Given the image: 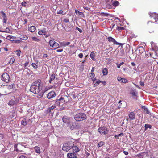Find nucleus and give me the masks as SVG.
<instances>
[{
    "label": "nucleus",
    "instance_id": "obj_31",
    "mask_svg": "<svg viewBox=\"0 0 158 158\" xmlns=\"http://www.w3.org/2000/svg\"><path fill=\"white\" fill-rule=\"evenodd\" d=\"M112 4L114 6L116 7L118 6L119 4V2L118 1H115L113 2H112Z\"/></svg>",
    "mask_w": 158,
    "mask_h": 158
},
{
    "label": "nucleus",
    "instance_id": "obj_1",
    "mask_svg": "<svg viewBox=\"0 0 158 158\" xmlns=\"http://www.w3.org/2000/svg\"><path fill=\"white\" fill-rule=\"evenodd\" d=\"M43 84L40 79L34 82L30 87V91L35 94L40 93L42 89Z\"/></svg>",
    "mask_w": 158,
    "mask_h": 158
},
{
    "label": "nucleus",
    "instance_id": "obj_60",
    "mask_svg": "<svg viewBox=\"0 0 158 158\" xmlns=\"http://www.w3.org/2000/svg\"><path fill=\"white\" fill-rule=\"evenodd\" d=\"M48 57L47 54H44L43 55V57L44 58H46Z\"/></svg>",
    "mask_w": 158,
    "mask_h": 158
},
{
    "label": "nucleus",
    "instance_id": "obj_6",
    "mask_svg": "<svg viewBox=\"0 0 158 158\" xmlns=\"http://www.w3.org/2000/svg\"><path fill=\"white\" fill-rule=\"evenodd\" d=\"M107 39L108 41L110 42H112L114 44L119 45L122 44L121 43L117 42L114 38L111 36H109Z\"/></svg>",
    "mask_w": 158,
    "mask_h": 158
},
{
    "label": "nucleus",
    "instance_id": "obj_13",
    "mask_svg": "<svg viewBox=\"0 0 158 158\" xmlns=\"http://www.w3.org/2000/svg\"><path fill=\"white\" fill-rule=\"evenodd\" d=\"M149 15L150 17H153L154 19H158V14L155 12H152V13H149Z\"/></svg>",
    "mask_w": 158,
    "mask_h": 158
},
{
    "label": "nucleus",
    "instance_id": "obj_2",
    "mask_svg": "<svg viewBox=\"0 0 158 158\" xmlns=\"http://www.w3.org/2000/svg\"><path fill=\"white\" fill-rule=\"evenodd\" d=\"M74 118L76 121H80L86 119L87 116L84 113H80L74 115Z\"/></svg>",
    "mask_w": 158,
    "mask_h": 158
},
{
    "label": "nucleus",
    "instance_id": "obj_15",
    "mask_svg": "<svg viewBox=\"0 0 158 158\" xmlns=\"http://www.w3.org/2000/svg\"><path fill=\"white\" fill-rule=\"evenodd\" d=\"M67 156L69 158H76L77 156L76 153L73 152L70 153H68L67 154Z\"/></svg>",
    "mask_w": 158,
    "mask_h": 158
},
{
    "label": "nucleus",
    "instance_id": "obj_9",
    "mask_svg": "<svg viewBox=\"0 0 158 158\" xmlns=\"http://www.w3.org/2000/svg\"><path fill=\"white\" fill-rule=\"evenodd\" d=\"M56 94L55 92L53 91L49 92L47 95V98L48 99H51L56 96Z\"/></svg>",
    "mask_w": 158,
    "mask_h": 158
},
{
    "label": "nucleus",
    "instance_id": "obj_30",
    "mask_svg": "<svg viewBox=\"0 0 158 158\" xmlns=\"http://www.w3.org/2000/svg\"><path fill=\"white\" fill-rule=\"evenodd\" d=\"M112 4L111 3H109L108 2H106V7L108 8H111L112 7Z\"/></svg>",
    "mask_w": 158,
    "mask_h": 158
},
{
    "label": "nucleus",
    "instance_id": "obj_8",
    "mask_svg": "<svg viewBox=\"0 0 158 158\" xmlns=\"http://www.w3.org/2000/svg\"><path fill=\"white\" fill-rule=\"evenodd\" d=\"M62 120L64 123H67L68 125L70 124L71 121V118H70L66 116H64Z\"/></svg>",
    "mask_w": 158,
    "mask_h": 158
},
{
    "label": "nucleus",
    "instance_id": "obj_32",
    "mask_svg": "<svg viewBox=\"0 0 158 158\" xmlns=\"http://www.w3.org/2000/svg\"><path fill=\"white\" fill-rule=\"evenodd\" d=\"M15 88V85L14 84H12L10 85H9L8 86V88L9 89H14V88Z\"/></svg>",
    "mask_w": 158,
    "mask_h": 158
},
{
    "label": "nucleus",
    "instance_id": "obj_22",
    "mask_svg": "<svg viewBox=\"0 0 158 158\" xmlns=\"http://www.w3.org/2000/svg\"><path fill=\"white\" fill-rule=\"evenodd\" d=\"M36 29V28L35 26H31L29 27L28 28V30L29 31L31 32H34Z\"/></svg>",
    "mask_w": 158,
    "mask_h": 158
},
{
    "label": "nucleus",
    "instance_id": "obj_56",
    "mask_svg": "<svg viewBox=\"0 0 158 158\" xmlns=\"http://www.w3.org/2000/svg\"><path fill=\"white\" fill-rule=\"evenodd\" d=\"M17 144H15L14 146V148H15V150H16L17 151H18V148H17Z\"/></svg>",
    "mask_w": 158,
    "mask_h": 158
},
{
    "label": "nucleus",
    "instance_id": "obj_27",
    "mask_svg": "<svg viewBox=\"0 0 158 158\" xmlns=\"http://www.w3.org/2000/svg\"><path fill=\"white\" fill-rule=\"evenodd\" d=\"M54 45L53 46H52L53 48H54V49H56L57 48H60L59 47V44L58 43L56 42L55 41L54 43L53 44Z\"/></svg>",
    "mask_w": 158,
    "mask_h": 158
},
{
    "label": "nucleus",
    "instance_id": "obj_34",
    "mask_svg": "<svg viewBox=\"0 0 158 158\" xmlns=\"http://www.w3.org/2000/svg\"><path fill=\"white\" fill-rule=\"evenodd\" d=\"M128 81H127L126 79L124 78H122L120 82L123 83H124L128 82Z\"/></svg>",
    "mask_w": 158,
    "mask_h": 158
},
{
    "label": "nucleus",
    "instance_id": "obj_37",
    "mask_svg": "<svg viewBox=\"0 0 158 158\" xmlns=\"http://www.w3.org/2000/svg\"><path fill=\"white\" fill-rule=\"evenodd\" d=\"M104 144V142L103 141H101L98 144V148H99L100 147L102 146Z\"/></svg>",
    "mask_w": 158,
    "mask_h": 158
},
{
    "label": "nucleus",
    "instance_id": "obj_43",
    "mask_svg": "<svg viewBox=\"0 0 158 158\" xmlns=\"http://www.w3.org/2000/svg\"><path fill=\"white\" fill-rule=\"evenodd\" d=\"M15 59L14 57L11 58L9 61L10 64H12L15 61Z\"/></svg>",
    "mask_w": 158,
    "mask_h": 158
},
{
    "label": "nucleus",
    "instance_id": "obj_57",
    "mask_svg": "<svg viewBox=\"0 0 158 158\" xmlns=\"http://www.w3.org/2000/svg\"><path fill=\"white\" fill-rule=\"evenodd\" d=\"M122 78L121 77H117V80L118 81H120H120H121V79H122Z\"/></svg>",
    "mask_w": 158,
    "mask_h": 158
},
{
    "label": "nucleus",
    "instance_id": "obj_39",
    "mask_svg": "<svg viewBox=\"0 0 158 158\" xmlns=\"http://www.w3.org/2000/svg\"><path fill=\"white\" fill-rule=\"evenodd\" d=\"M146 60L147 64L148 66L151 65V64L152 62H153V61L151 60Z\"/></svg>",
    "mask_w": 158,
    "mask_h": 158
},
{
    "label": "nucleus",
    "instance_id": "obj_17",
    "mask_svg": "<svg viewBox=\"0 0 158 158\" xmlns=\"http://www.w3.org/2000/svg\"><path fill=\"white\" fill-rule=\"evenodd\" d=\"M142 108V109H143V111L144 112H145L146 114H149L150 115H153V114L150 113L148 109L145 106H143Z\"/></svg>",
    "mask_w": 158,
    "mask_h": 158
},
{
    "label": "nucleus",
    "instance_id": "obj_42",
    "mask_svg": "<svg viewBox=\"0 0 158 158\" xmlns=\"http://www.w3.org/2000/svg\"><path fill=\"white\" fill-rule=\"evenodd\" d=\"M131 94H132L133 96H136L138 94V93L135 90H134L131 93Z\"/></svg>",
    "mask_w": 158,
    "mask_h": 158
},
{
    "label": "nucleus",
    "instance_id": "obj_20",
    "mask_svg": "<svg viewBox=\"0 0 158 158\" xmlns=\"http://www.w3.org/2000/svg\"><path fill=\"white\" fill-rule=\"evenodd\" d=\"M59 43L61 46L64 47H65L66 46L69 45L70 44V42H59Z\"/></svg>",
    "mask_w": 158,
    "mask_h": 158
},
{
    "label": "nucleus",
    "instance_id": "obj_23",
    "mask_svg": "<svg viewBox=\"0 0 158 158\" xmlns=\"http://www.w3.org/2000/svg\"><path fill=\"white\" fill-rule=\"evenodd\" d=\"M27 120L26 118H24L21 121V123L22 125L25 126L27 124Z\"/></svg>",
    "mask_w": 158,
    "mask_h": 158
},
{
    "label": "nucleus",
    "instance_id": "obj_28",
    "mask_svg": "<svg viewBox=\"0 0 158 158\" xmlns=\"http://www.w3.org/2000/svg\"><path fill=\"white\" fill-rule=\"evenodd\" d=\"M34 149L35 151V152L38 153V154H40V148L38 146H35L34 147Z\"/></svg>",
    "mask_w": 158,
    "mask_h": 158
},
{
    "label": "nucleus",
    "instance_id": "obj_5",
    "mask_svg": "<svg viewBox=\"0 0 158 158\" xmlns=\"http://www.w3.org/2000/svg\"><path fill=\"white\" fill-rule=\"evenodd\" d=\"M1 79L6 83H8L10 80V78L9 75L6 73H3L1 77Z\"/></svg>",
    "mask_w": 158,
    "mask_h": 158
},
{
    "label": "nucleus",
    "instance_id": "obj_19",
    "mask_svg": "<svg viewBox=\"0 0 158 158\" xmlns=\"http://www.w3.org/2000/svg\"><path fill=\"white\" fill-rule=\"evenodd\" d=\"M56 106L55 105H53L52 106L49 107L47 110V113H50L52 112V111L53 110Z\"/></svg>",
    "mask_w": 158,
    "mask_h": 158
},
{
    "label": "nucleus",
    "instance_id": "obj_36",
    "mask_svg": "<svg viewBox=\"0 0 158 158\" xmlns=\"http://www.w3.org/2000/svg\"><path fill=\"white\" fill-rule=\"evenodd\" d=\"M27 2H23L22 3V5L23 6H24L25 7H27L28 6V5L27 4Z\"/></svg>",
    "mask_w": 158,
    "mask_h": 158
},
{
    "label": "nucleus",
    "instance_id": "obj_21",
    "mask_svg": "<svg viewBox=\"0 0 158 158\" xmlns=\"http://www.w3.org/2000/svg\"><path fill=\"white\" fill-rule=\"evenodd\" d=\"M55 78V74L53 73L50 76V80L49 81V82L50 83H52V81H53Z\"/></svg>",
    "mask_w": 158,
    "mask_h": 158
},
{
    "label": "nucleus",
    "instance_id": "obj_47",
    "mask_svg": "<svg viewBox=\"0 0 158 158\" xmlns=\"http://www.w3.org/2000/svg\"><path fill=\"white\" fill-rule=\"evenodd\" d=\"M101 15L102 16H108V15H109V14L106 13H101Z\"/></svg>",
    "mask_w": 158,
    "mask_h": 158
},
{
    "label": "nucleus",
    "instance_id": "obj_25",
    "mask_svg": "<svg viewBox=\"0 0 158 158\" xmlns=\"http://www.w3.org/2000/svg\"><path fill=\"white\" fill-rule=\"evenodd\" d=\"M102 72L104 76H106L107 75L108 73V71L107 68H105L103 69Z\"/></svg>",
    "mask_w": 158,
    "mask_h": 158
},
{
    "label": "nucleus",
    "instance_id": "obj_38",
    "mask_svg": "<svg viewBox=\"0 0 158 158\" xmlns=\"http://www.w3.org/2000/svg\"><path fill=\"white\" fill-rule=\"evenodd\" d=\"M32 39L33 41H35L37 42H39L40 41V40L38 39L37 38L35 37H32Z\"/></svg>",
    "mask_w": 158,
    "mask_h": 158
},
{
    "label": "nucleus",
    "instance_id": "obj_3",
    "mask_svg": "<svg viewBox=\"0 0 158 158\" xmlns=\"http://www.w3.org/2000/svg\"><path fill=\"white\" fill-rule=\"evenodd\" d=\"M73 146V142L72 141H69L64 144L62 147V150L63 151L67 152L72 148Z\"/></svg>",
    "mask_w": 158,
    "mask_h": 158
},
{
    "label": "nucleus",
    "instance_id": "obj_44",
    "mask_svg": "<svg viewBox=\"0 0 158 158\" xmlns=\"http://www.w3.org/2000/svg\"><path fill=\"white\" fill-rule=\"evenodd\" d=\"M145 128L146 130L148 128L151 129L152 128V126L151 125H149V124H146L145 125Z\"/></svg>",
    "mask_w": 158,
    "mask_h": 158
},
{
    "label": "nucleus",
    "instance_id": "obj_64",
    "mask_svg": "<svg viewBox=\"0 0 158 158\" xmlns=\"http://www.w3.org/2000/svg\"><path fill=\"white\" fill-rule=\"evenodd\" d=\"M94 71V67H93L91 69V73H93Z\"/></svg>",
    "mask_w": 158,
    "mask_h": 158
},
{
    "label": "nucleus",
    "instance_id": "obj_63",
    "mask_svg": "<svg viewBox=\"0 0 158 158\" xmlns=\"http://www.w3.org/2000/svg\"><path fill=\"white\" fill-rule=\"evenodd\" d=\"M123 135V133H121L120 134H118V136L119 137L122 136Z\"/></svg>",
    "mask_w": 158,
    "mask_h": 158
},
{
    "label": "nucleus",
    "instance_id": "obj_61",
    "mask_svg": "<svg viewBox=\"0 0 158 158\" xmlns=\"http://www.w3.org/2000/svg\"><path fill=\"white\" fill-rule=\"evenodd\" d=\"M104 85H106V82L105 81H101V82Z\"/></svg>",
    "mask_w": 158,
    "mask_h": 158
},
{
    "label": "nucleus",
    "instance_id": "obj_7",
    "mask_svg": "<svg viewBox=\"0 0 158 158\" xmlns=\"http://www.w3.org/2000/svg\"><path fill=\"white\" fill-rule=\"evenodd\" d=\"M48 28L47 27H45L43 28L41 30L39 31L38 34L40 35H45L47 32L48 31Z\"/></svg>",
    "mask_w": 158,
    "mask_h": 158
},
{
    "label": "nucleus",
    "instance_id": "obj_50",
    "mask_svg": "<svg viewBox=\"0 0 158 158\" xmlns=\"http://www.w3.org/2000/svg\"><path fill=\"white\" fill-rule=\"evenodd\" d=\"M16 52H17V55L18 56H19L20 55V53L21 52V51L20 50H16Z\"/></svg>",
    "mask_w": 158,
    "mask_h": 158
},
{
    "label": "nucleus",
    "instance_id": "obj_41",
    "mask_svg": "<svg viewBox=\"0 0 158 158\" xmlns=\"http://www.w3.org/2000/svg\"><path fill=\"white\" fill-rule=\"evenodd\" d=\"M101 82V81L98 80L96 83L94 84V87L98 85Z\"/></svg>",
    "mask_w": 158,
    "mask_h": 158
},
{
    "label": "nucleus",
    "instance_id": "obj_55",
    "mask_svg": "<svg viewBox=\"0 0 158 158\" xmlns=\"http://www.w3.org/2000/svg\"><path fill=\"white\" fill-rule=\"evenodd\" d=\"M124 29V27H118V30H122Z\"/></svg>",
    "mask_w": 158,
    "mask_h": 158
},
{
    "label": "nucleus",
    "instance_id": "obj_33",
    "mask_svg": "<svg viewBox=\"0 0 158 158\" xmlns=\"http://www.w3.org/2000/svg\"><path fill=\"white\" fill-rule=\"evenodd\" d=\"M55 42V41L53 40H51L49 41V43L50 45V46L52 48V46H53L54 44H53Z\"/></svg>",
    "mask_w": 158,
    "mask_h": 158
},
{
    "label": "nucleus",
    "instance_id": "obj_51",
    "mask_svg": "<svg viewBox=\"0 0 158 158\" xmlns=\"http://www.w3.org/2000/svg\"><path fill=\"white\" fill-rule=\"evenodd\" d=\"M63 13V10H60L57 12V13L59 14H62Z\"/></svg>",
    "mask_w": 158,
    "mask_h": 158
},
{
    "label": "nucleus",
    "instance_id": "obj_53",
    "mask_svg": "<svg viewBox=\"0 0 158 158\" xmlns=\"http://www.w3.org/2000/svg\"><path fill=\"white\" fill-rule=\"evenodd\" d=\"M78 56L79 57H80L81 58L83 57V54L82 53H80L78 55Z\"/></svg>",
    "mask_w": 158,
    "mask_h": 158
},
{
    "label": "nucleus",
    "instance_id": "obj_4",
    "mask_svg": "<svg viewBox=\"0 0 158 158\" xmlns=\"http://www.w3.org/2000/svg\"><path fill=\"white\" fill-rule=\"evenodd\" d=\"M98 132L102 135H104L108 134V131L106 127L103 126L99 127L98 129Z\"/></svg>",
    "mask_w": 158,
    "mask_h": 158
},
{
    "label": "nucleus",
    "instance_id": "obj_11",
    "mask_svg": "<svg viewBox=\"0 0 158 158\" xmlns=\"http://www.w3.org/2000/svg\"><path fill=\"white\" fill-rule=\"evenodd\" d=\"M68 98L67 96H65L64 97H61L59 99H57L56 100V103L58 105H60V101L63 100V102H65V99H66V98Z\"/></svg>",
    "mask_w": 158,
    "mask_h": 158
},
{
    "label": "nucleus",
    "instance_id": "obj_18",
    "mask_svg": "<svg viewBox=\"0 0 158 158\" xmlns=\"http://www.w3.org/2000/svg\"><path fill=\"white\" fill-rule=\"evenodd\" d=\"M96 54V52L94 51H92L91 52L90 54V57L93 60L95 61L96 60V59L95 58V56Z\"/></svg>",
    "mask_w": 158,
    "mask_h": 158
},
{
    "label": "nucleus",
    "instance_id": "obj_26",
    "mask_svg": "<svg viewBox=\"0 0 158 158\" xmlns=\"http://www.w3.org/2000/svg\"><path fill=\"white\" fill-rule=\"evenodd\" d=\"M137 50H138L139 52V53L141 54L143 52L144 49L143 47H140L137 49Z\"/></svg>",
    "mask_w": 158,
    "mask_h": 158
},
{
    "label": "nucleus",
    "instance_id": "obj_12",
    "mask_svg": "<svg viewBox=\"0 0 158 158\" xmlns=\"http://www.w3.org/2000/svg\"><path fill=\"white\" fill-rule=\"evenodd\" d=\"M18 102V100L17 99H15V100H11L8 103V105L11 106L13 105L17 104Z\"/></svg>",
    "mask_w": 158,
    "mask_h": 158
},
{
    "label": "nucleus",
    "instance_id": "obj_58",
    "mask_svg": "<svg viewBox=\"0 0 158 158\" xmlns=\"http://www.w3.org/2000/svg\"><path fill=\"white\" fill-rule=\"evenodd\" d=\"M64 21L65 23H68L69 22V19H64Z\"/></svg>",
    "mask_w": 158,
    "mask_h": 158
},
{
    "label": "nucleus",
    "instance_id": "obj_54",
    "mask_svg": "<svg viewBox=\"0 0 158 158\" xmlns=\"http://www.w3.org/2000/svg\"><path fill=\"white\" fill-rule=\"evenodd\" d=\"M140 85L142 86H144V84L143 82L140 81Z\"/></svg>",
    "mask_w": 158,
    "mask_h": 158
},
{
    "label": "nucleus",
    "instance_id": "obj_14",
    "mask_svg": "<svg viewBox=\"0 0 158 158\" xmlns=\"http://www.w3.org/2000/svg\"><path fill=\"white\" fill-rule=\"evenodd\" d=\"M68 125L70 129L72 130H73L76 128V123H75L72 122V121L71 122L70 124H69V125Z\"/></svg>",
    "mask_w": 158,
    "mask_h": 158
},
{
    "label": "nucleus",
    "instance_id": "obj_49",
    "mask_svg": "<svg viewBox=\"0 0 158 158\" xmlns=\"http://www.w3.org/2000/svg\"><path fill=\"white\" fill-rule=\"evenodd\" d=\"M7 19H3V23H7Z\"/></svg>",
    "mask_w": 158,
    "mask_h": 158
},
{
    "label": "nucleus",
    "instance_id": "obj_45",
    "mask_svg": "<svg viewBox=\"0 0 158 158\" xmlns=\"http://www.w3.org/2000/svg\"><path fill=\"white\" fill-rule=\"evenodd\" d=\"M10 31V29L8 28L7 27L6 29L5 30V31H2L1 32H6L7 33H9Z\"/></svg>",
    "mask_w": 158,
    "mask_h": 158
},
{
    "label": "nucleus",
    "instance_id": "obj_35",
    "mask_svg": "<svg viewBox=\"0 0 158 158\" xmlns=\"http://www.w3.org/2000/svg\"><path fill=\"white\" fill-rule=\"evenodd\" d=\"M89 77L91 79L93 78L95 76V74L93 73H89Z\"/></svg>",
    "mask_w": 158,
    "mask_h": 158
},
{
    "label": "nucleus",
    "instance_id": "obj_59",
    "mask_svg": "<svg viewBox=\"0 0 158 158\" xmlns=\"http://www.w3.org/2000/svg\"><path fill=\"white\" fill-rule=\"evenodd\" d=\"M63 51V49H57L56 50V52H62Z\"/></svg>",
    "mask_w": 158,
    "mask_h": 158
},
{
    "label": "nucleus",
    "instance_id": "obj_62",
    "mask_svg": "<svg viewBox=\"0 0 158 158\" xmlns=\"http://www.w3.org/2000/svg\"><path fill=\"white\" fill-rule=\"evenodd\" d=\"M26 157L24 155H21L20 156L19 158H26Z\"/></svg>",
    "mask_w": 158,
    "mask_h": 158
},
{
    "label": "nucleus",
    "instance_id": "obj_40",
    "mask_svg": "<svg viewBox=\"0 0 158 158\" xmlns=\"http://www.w3.org/2000/svg\"><path fill=\"white\" fill-rule=\"evenodd\" d=\"M21 37V39L24 40H26L28 39V37L26 35L22 36Z\"/></svg>",
    "mask_w": 158,
    "mask_h": 158
},
{
    "label": "nucleus",
    "instance_id": "obj_10",
    "mask_svg": "<svg viewBox=\"0 0 158 158\" xmlns=\"http://www.w3.org/2000/svg\"><path fill=\"white\" fill-rule=\"evenodd\" d=\"M72 151L75 153L78 152L80 151V149L77 145L74 144V143L73 142V146L72 148Z\"/></svg>",
    "mask_w": 158,
    "mask_h": 158
},
{
    "label": "nucleus",
    "instance_id": "obj_52",
    "mask_svg": "<svg viewBox=\"0 0 158 158\" xmlns=\"http://www.w3.org/2000/svg\"><path fill=\"white\" fill-rule=\"evenodd\" d=\"M76 29L78 31L82 33V29L78 28V27H76Z\"/></svg>",
    "mask_w": 158,
    "mask_h": 158
},
{
    "label": "nucleus",
    "instance_id": "obj_29",
    "mask_svg": "<svg viewBox=\"0 0 158 158\" xmlns=\"http://www.w3.org/2000/svg\"><path fill=\"white\" fill-rule=\"evenodd\" d=\"M0 14L2 16L3 19L7 18L6 14L3 11H1Z\"/></svg>",
    "mask_w": 158,
    "mask_h": 158
},
{
    "label": "nucleus",
    "instance_id": "obj_16",
    "mask_svg": "<svg viewBox=\"0 0 158 158\" xmlns=\"http://www.w3.org/2000/svg\"><path fill=\"white\" fill-rule=\"evenodd\" d=\"M128 116L129 118L131 120H133L135 118V114L133 112H131L130 113Z\"/></svg>",
    "mask_w": 158,
    "mask_h": 158
},
{
    "label": "nucleus",
    "instance_id": "obj_24",
    "mask_svg": "<svg viewBox=\"0 0 158 158\" xmlns=\"http://www.w3.org/2000/svg\"><path fill=\"white\" fill-rule=\"evenodd\" d=\"M6 119L5 116L0 114V123H1Z\"/></svg>",
    "mask_w": 158,
    "mask_h": 158
},
{
    "label": "nucleus",
    "instance_id": "obj_46",
    "mask_svg": "<svg viewBox=\"0 0 158 158\" xmlns=\"http://www.w3.org/2000/svg\"><path fill=\"white\" fill-rule=\"evenodd\" d=\"M124 63L123 62H121L119 64L118 63H116V64L117 65V68H120L121 66Z\"/></svg>",
    "mask_w": 158,
    "mask_h": 158
},
{
    "label": "nucleus",
    "instance_id": "obj_48",
    "mask_svg": "<svg viewBox=\"0 0 158 158\" xmlns=\"http://www.w3.org/2000/svg\"><path fill=\"white\" fill-rule=\"evenodd\" d=\"M31 65L35 69H37L38 67L37 65L35 63H32Z\"/></svg>",
    "mask_w": 158,
    "mask_h": 158
}]
</instances>
